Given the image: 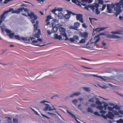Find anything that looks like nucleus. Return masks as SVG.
Instances as JSON below:
<instances>
[{"label":"nucleus","mask_w":123,"mask_h":123,"mask_svg":"<svg viewBox=\"0 0 123 123\" xmlns=\"http://www.w3.org/2000/svg\"><path fill=\"white\" fill-rule=\"evenodd\" d=\"M86 42L85 40L84 39H82L80 40L79 42L81 43H84Z\"/></svg>","instance_id":"obj_36"},{"label":"nucleus","mask_w":123,"mask_h":123,"mask_svg":"<svg viewBox=\"0 0 123 123\" xmlns=\"http://www.w3.org/2000/svg\"><path fill=\"white\" fill-rule=\"evenodd\" d=\"M74 14V13H73L72 12L68 11V13L65 14L64 16V17L66 19H68L70 17L71 14Z\"/></svg>","instance_id":"obj_12"},{"label":"nucleus","mask_w":123,"mask_h":123,"mask_svg":"<svg viewBox=\"0 0 123 123\" xmlns=\"http://www.w3.org/2000/svg\"><path fill=\"white\" fill-rule=\"evenodd\" d=\"M20 39L25 41H27V42H30L31 44L37 42V41H35V38L33 37H30L28 39L27 37H22Z\"/></svg>","instance_id":"obj_3"},{"label":"nucleus","mask_w":123,"mask_h":123,"mask_svg":"<svg viewBox=\"0 0 123 123\" xmlns=\"http://www.w3.org/2000/svg\"><path fill=\"white\" fill-rule=\"evenodd\" d=\"M8 35L10 38L12 39L14 38L18 40H21L20 37L18 35L14 36L15 34L13 33H11L10 34H9Z\"/></svg>","instance_id":"obj_8"},{"label":"nucleus","mask_w":123,"mask_h":123,"mask_svg":"<svg viewBox=\"0 0 123 123\" xmlns=\"http://www.w3.org/2000/svg\"><path fill=\"white\" fill-rule=\"evenodd\" d=\"M84 68L86 69H92V68H88V67H84Z\"/></svg>","instance_id":"obj_64"},{"label":"nucleus","mask_w":123,"mask_h":123,"mask_svg":"<svg viewBox=\"0 0 123 123\" xmlns=\"http://www.w3.org/2000/svg\"><path fill=\"white\" fill-rule=\"evenodd\" d=\"M68 40L66 39V38L65 39L66 40H69L71 42H73L74 41V39L73 37V38H70L69 39L68 38Z\"/></svg>","instance_id":"obj_31"},{"label":"nucleus","mask_w":123,"mask_h":123,"mask_svg":"<svg viewBox=\"0 0 123 123\" xmlns=\"http://www.w3.org/2000/svg\"><path fill=\"white\" fill-rule=\"evenodd\" d=\"M67 112L72 117L74 118V119L76 118L75 115L72 114L71 112L69 111H67Z\"/></svg>","instance_id":"obj_23"},{"label":"nucleus","mask_w":123,"mask_h":123,"mask_svg":"<svg viewBox=\"0 0 123 123\" xmlns=\"http://www.w3.org/2000/svg\"><path fill=\"white\" fill-rule=\"evenodd\" d=\"M89 8H91L92 10L93 11H94L95 7L94 5H91L89 6Z\"/></svg>","instance_id":"obj_29"},{"label":"nucleus","mask_w":123,"mask_h":123,"mask_svg":"<svg viewBox=\"0 0 123 123\" xmlns=\"http://www.w3.org/2000/svg\"><path fill=\"white\" fill-rule=\"evenodd\" d=\"M95 8H98L99 6V4L98 3H96L94 5Z\"/></svg>","instance_id":"obj_46"},{"label":"nucleus","mask_w":123,"mask_h":123,"mask_svg":"<svg viewBox=\"0 0 123 123\" xmlns=\"http://www.w3.org/2000/svg\"><path fill=\"white\" fill-rule=\"evenodd\" d=\"M96 14L97 15L99 14L100 13V11L99 10L98 8H96Z\"/></svg>","instance_id":"obj_37"},{"label":"nucleus","mask_w":123,"mask_h":123,"mask_svg":"<svg viewBox=\"0 0 123 123\" xmlns=\"http://www.w3.org/2000/svg\"><path fill=\"white\" fill-rule=\"evenodd\" d=\"M80 23L78 22H75L74 24V25L75 27L77 29V28H78L80 25Z\"/></svg>","instance_id":"obj_21"},{"label":"nucleus","mask_w":123,"mask_h":123,"mask_svg":"<svg viewBox=\"0 0 123 123\" xmlns=\"http://www.w3.org/2000/svg\"><path fill=\"white\" fill-rule=\"evenodd\" d=\"M28 16L30 17L32 19L33 18V19L31 20V22L32 23H35V21L36 20L37 18V17L34 14V13L31 12L30 13H28Z\"/></svg>","instance_id":"obj_4"},{"label":"nucleus","mask_w":123,"mask_h":123,"mask_svg":"<svg viewBox=\"0 0 123 123\" xmlns=\"http://www.w3.org/2000/svg\"><path fill=\"white\" fill-rule=\"evenodd\" d=\"M82 27L85 28H86L87 27V25H86L85 23H84L82 24Z\"/></svg>","instance_id":"obj_47"},{"label":"nucleus","mask_w":123,"mask_h":123,"mask_svg":"<svg viewBox=\"0 0 123 123\" xmlns=\"http://www.w3.org/2000/svg\"><path fill=\"white\" fill-rule=\"evenodd\" d=\"M114 114L116 115H119V113L116 111H115L114 112Z\"/></svg>","instance_id":"obj_59"},{"label":"nucleus","mask_w":123,"mask_h":123,"mask_svg":"<svg viewBox=\"0 0 123 123\" xmlns=\"http://www.w3.org/2000/svg\"><path fill=\"white\" fill-rule=\"evenodd\" d=\"M46 107L44 108V110L46 111L48 110L50 111L51 110H56V109L55 108H54L53 109H51V107L49 106V105L48 104H46Z\"/></svg>","instance_id":"obj_10"},{"label":"nucleus","mask_w":123,"mask_h":123,"mask_svg":"<svg viewBox=\"0 0 123 123\" xmlns=\"http://www.w3.org/2000/svg\"><path fill=\"white\" fill-rule=\"evenodd\" d=\"M123 5V0H121L119 2L116 3V7L114 8V10L116 12L115 15L117 16L122 11L121 9V6Z\"/></svg>","instance_id":"obj_1"},{"label":"nucleus","mask_w":123,"mask_h":123,"mask_svg":"<svg viewBox=\"0 0 123 123\" xmlns=\"http://www.w3.org/2000/svg\"><path fill=\"white\" fill-rule=\"evenodd\" d=\"M5 31L7 33L10 34L11 32V31L8 29H6L5 30Z\"/></svg>","instance_id":"obj_39"},{"label":"nucleus","mask_w":123,"mask_h":123,"mask_svg":"<svg viewBox=\"0 0 123 123\" xmlns=\"http://www.w3.org/2000/svg\"><path fill=\"white\" fill-rule=\"evenodd\" d=\"M100 40V38L98 37L96 39V40L94 42V44L95 45H96V44Z\"/></svg>","instance_id":"obj_32"},{"label":"nucleus","mask_w":123,"mask_h":123,"mask_svg":"<svg viewBox=\"0 0 123 123\" xmlns=\"http://www.w3.org/2000/svg\"><path fill=\"white\" fill-rule=\"evenodd\" d=\"M105 28H98L95 29H93V32L94 31H96L97 32H99L101 31L104 30L105 29Z\"/></svg>","instance_id":"obj_17"},{"label":"nucleus","mask_w":123,"mask_h":123,"mask_svg":"<svg viewBox=\"0 0 123 123\" xmlns=\"http://www.w3.org/2000/svg\"><path fill=\"white\" fill-rule=\"evenodd\" d=\"M57 11V9H53L51 10L52 12L54 13H55V12Z\"/></svg>","instance_id":"obj_55"},{"label":"nucleus","mask_w":123,"mask_h":123,"mask_svg":"<svg viewBox=\"0 0 123 123\" xmlns=\"http://www.w3.org/2000/svg\"><path fill=\"white\" fill-rule=\"evenodd\" d=\"M98 3L99 4H103V2L102 0H98Z\"/></svg>","instance_id":"obj_54"},{"label":"nucleus","mask_w":123,"mask_h":123,"mask_svg":"<svg viewBox=\"0 0 123 123\" xmlns=\"http://www.w3.org/2000/svg\"><path fill=\"white\" fill-rule=\"evenodd\" d=\"M89 19L90 20L91 24H92V19H95L94 18H91L90 17H89Z\"/></svg>","instance_id":"obj_58"},{"label":"nucleus","mask_w":123,"mask_h":123,"mask_svg":"<svg viewBox=\"0 0 123 123\" xmlns=\"http://www.w3.org/2000/svg\"><path fill=\"white\" fill-rule=\"evenodd\" d=\"M114 108L116 109L117 110H119L121 108L120 106L117 105H116L114 106Z\"/></svg>","instance_id":"obj_27"},{"label":"nucleus","mask_w":123,"mask_h":123,"mask_svg":"<svg viewBox=\"0 0 123 123\" xmlns=\"http://www.w3.org/2000/svg\"><path fill=\"white\" fill-rule=\"evenodd\" d=\"M76 18L77 20H79L81 23H82L84 22L82 14H77Z\"/></svg>","instance_id":"obj_9"},{"label":"nucleus","mask_w":123,"mask_h":123,"mask_svg":"<svg viewBox=\"0 0 123 123\" xmlns=\"http://www.w3.org/2000/svg\"><path fill=\"white\" fill-rule=\"evenodd\" d=\"M13 121L15 123H18V120L17 118H13Z\"/></svg>","instance_id":"obj_41"},{"label":"nucleus","mask_w":123,"mask_h":123,"mask_svg":"<svg viewBox=\"0 0 123 123\" xmlns=\"http://www.w3.org/2000/svg\"><path fill=\"white\" fill-rule=\"evenodd\" d=\"M108 106V105L106 104H104L103 106V108H104L105 110H106L107 109V107Z\"/></svg>","instance_id":"obj_42"},{"label":"nucleus","mask_w":123,"mask_h":123,"mask_svg":"<svg viewBox=\"0 0 123 123\" xmlns=\"http://www.w3.org/2000/svg\"><path fill=\"white\" fill-rule=\"evenodd\" d=\"M59 30L61 32V34L66 37V39L68 40L67 34L65 32L66 31L65 29L64 28L61 27L59 28Z\"/></svg>","instance_id":"obj_7"},{"label":"nucleus","mask_w":123,"mask_h":123,"mask_svg":"<svg viewBox=\"0 0 123 123\" xmlns=\"http://www.w3.org/2000/svg\"><path fill=\"white\" fill-rule=\"evenodd\" d=\"M70 28L71 29H73L75 30H77L76 29L75 27L74 26V27L73 26H71L70 27Z\"/></svg>","instance_id":"obj_60"},{"label":"nucleus","mask_w":123,"mask_h":123,"mask_svg":"<svg viewBox=\"0 0 123 123\" xmlns=\"http://www.w3.org/2000/svg\"><path fill=\"white\" fill-rule=\"evenodd\" d=\"M107 5H110V7H111V8L112 9H113L114 8H115V6H116V4H113V3H112L110 4H107Z\"/></svg>","instance_id":"obj_24"},{"label":"nucleus","mask_w":123,"mask_h":123,"mask_svg":"<svg viewBox=\"0 0 123 123\" xmlns=\"http://www.w3.org/2000/svg\"><path fill=\"white\" fill-rule=\"evenodd\" d=\"M13 10V8H10L9 9V10L4 11L2 14L1 15L0 17V19L2 20L3 21H4L5 19L6 18V17L5 16V15L9 12H12V11Z\"/></svg>","instance_id":"obj_6"},{"label":"nucleus","mask_w":123,"mask_h":123,"mask_svg":"<svg viewBox=\"0 0 123 123\" xmlns=\"http://www.w3.org/2000/svg\"><path fill=\"white\" fill-rule=\"evenodd\" d=\"M74 41L76 42H77L79 40V37L75 35L73 37Z\"/></svg>","instance_id":"obj_25"},{"label":"nucleus","mask_w":123,"mask_h":123,"mask_svg":"<svg viewBox=\"0 0 123 123\" xmlns=\"http://www.w3.org/2000/svg\"><path fill=\"white\" fill-rule=\"evenodd\" d=\"M47 113H48V114H49L51 116L53 117L54 116H56V115L55 114H54L49 112H48Z\"/></svg>","instance_id":"obj_45"},{"label":"nucleus","mask_w":123,"mask_h":123,"mask_svg":"<svg viewBox=\"0 0 123 123\" xmlns=\"http://www.w3.org/2000/svg\"><path fill=\"white\" fill-rule=\"evenodd\" d=\"M89 6L90 5H88V6H86L85 7V8L87 10H89Z\"/></svg>","instance_id":"obj_56"},{"label":"nucleus","mask_w":123,"mask_h":123,"mask_svg":"<svg viewBox=\"0 0 123 123\" xmlns=\"http://www.w3.org/2000/svg\"><path fill=\"white\" fill-rule=\"evenodd\" d=\"M96 100V104L98 105H101L102 104L101 102L99 101V99L98 98H96L95 99Z\"/></svg>","instance_id":"obj_22"},{"label":"nucleus","mask_w":123,"mask_h":123,"mask_svg":"<svg viewBox=\"0 0 123 123\" xmlns=\"http://www.w3.org/2000/svg\"><path fill=\"white\" fill-rule=\"evenodd\" d=\"M39 21L37 20L36 21V24H35L34 25V32H36L37 31V30L38 29H37L38 28V25L39 24Z\"/></svg>","instance_id":"obj_14"},{"label":"nucleus","mask_w":123,"mask_h":123,"mask_svg":"<svg viewBox=\"0 0 123 123\" xmlns=\"http://www.w3.org/2000/svg\"><path fill=\"white\" fill-rule=\"evenodd\" d=\"M112 37L113 38H118L120 37L116 35L112 36Z\"/></svg>","instance_id":"obj_43"},{"label":"nucleus","mask_w":123,"mask_h":123,"mask_svg":"<svg viewBox=\"0 0 123 123\" xmlns=\"http://www.w3.org/2000/svg\"><path fill=\"white\" fill-rule=\"evenodd\" d=\"M23 10L25 12H28L27 8H25L24 7L19 8L16 10H13L12 11V13H16L18 14L21 11H22Z\"/></svg>","instance_id":"obj_5"},{"label":"nucleus","mask_w":123,"mask_h":123,"mask_svg":"<svg viewBox=\"0 0 123 123\" xmlns=\"http://www.w3.org/2000/svg\"><path fill=\"white\" fill-rule=\"evenodd\" d=\"M116 122L117 123H123V120L120 119L119 120H117Z\"/></svg>","instance_id":"obj_34"},{"label":"nucleus","mask_w":123,"mask_h":123,"mask_svg":"<svg viewBox=\"0 0 123 123\" xmlns=\"http://www.w3.org/2000/svg\"><path fill=\"white\" fill-rule=\"evenodd\" d=\"M106 6V5L105 4L103 5L102 11L105 8Z\"/></svg>","instance_id":"obj_53"},{"label":"nucleus","mask_w":123,"mask_h":123,"mask_svg":"<svg viewBox=\"0 0 123 123\" xmlns=\"http://www.w3.org/2000/svg\"><path fill=\"white\" fill-rule=\"evenodd\" d=\"M77 101L76 99H75L73 100L72 101V102L73 103L74 105H75L77 103Z\"/></svg>","instance_id":"obj_35"},{"label":"nucleus","mask_w":123,"mask_h":123,"mask_svg":"<svg viewBox=\"0 0 123 123\" xmlns=\"http://www.w3.org/2000/svg\"><path fill=\"white\" fill-rule=\"evenodd\" d=\"M88 111L90 112H91L92 113L93 112V111L92 109L90 107H88Z\"/></svg>","instance_id":"obj_40"},{"label":"nucleus","mask_w":123,"mask_h":123,"mask_svg":"<svg viewBox=\"0 0 123 123\" xmlns=\"http://www.w3.org/2000/svg\"><path fill=\"white\" fill-rule=\"evenodd\" d=\"M81 93L80 92H77L75 93H74L75 96H78Z\"/></svg>","instance_id":"obj_44"},{"label":"nucleus","mask_w":123,"mask_h":123,"mask_svg":"<svg viewBox=\"0 0 123 123\" xmlns=\"http://www.w3.org/2000/svg\"><path fill=\"white\" fill-rule=\"evenodd\" d=\"M101 116H102L103 117H104L105 119H106L108 118V116L107 115V114H106V115H103V114L101 115Z\"/></svg>","instance_id":"obj_49"},{"label":"nucleus","mask_w":123,"mask_h":123,"mask_svg":"<svg viewBox=\"0 0 123 123\" xmlns=\"http://www.w3.org/2000/svg\"><path fill=\"white\" fill-rule=\"evenodd\" d=\"M120 78V82H123V76L121 77ZM119 81H120L119 80Z\"/></svg>","instance_id":"obj_57"},{"label":"nucleus","mask_w":123,"mask_h":123,"mask_svg":"<svg viewBox=\"0 0 123 123\" xmlns=\"http://www.w3.org/2000/svg\"><path fill=\"white\" fill-rule=\"evenodd\" d=\"M6 118H8L7 121L8 122H6L5 123H11L12 121V119L10 117H7Z\"/></svg>","instance_id":"obj_28"},{"label":"nucleus","mask_w":123,"mask_h":123,"mask_svg":"<svg viewBox=\"0 0 123 123\" xmlns=\"http://www.w3.org/2000/svg\"><path fill=\"white\" fill-rule=\"evenodd\" d=\"M100 112L101 113L103 114H105L106 113V111L102 110L100 111Z\"/></svg>","instance_id":"obj_48"},{"label":"nucleus","mask_w":123,"mask_h":123,"mask_svg":"<svg viewBox=\"0 0 123 123\" xmlns=\"http://www.w3.org/2000/svg\"><path fill=\"white\" fill-rule=\"evenodd\" d=\"M72 1L73 3L80 6H81V5H82L84 6L86 5L85 4L82 3L81 2H80L78 0H72Z\"/></svg>","instance_id":"obj_11"},{"label":"nucleus","mask_w":123,"mask_h":123,"mask_svg":"<svg viewBox=\"0 0 123 123\" xmlns=\"http://www.w3.org/2000/svg\"><path fill=\"white\" fill-rule=\"evenodd\" d=\"M47 32L48 34L49 35H50L51 34V33H52V32H51V31L50 30H47Z\"/></svg>","instance_id":"obj_62"},{"label":"nucleus","mask_w":123,"mask_h":123,"mask_svg":"<svg viewBox=\"0 0 123 123\" xmlns=\"http://www.w3.org/2000/svg\"><path fill=\"white\" fill-rule=\"evenodd\" d=\"M97 108L100 111L103 109V107L102 105H98L97 106Z\"/></svg>","instance_id":"obj_30"},{"label":"nucleus","mask_w":123,"mask_h":123,"mask_svg":"<svg viewBox=\"0 0 123 123\" xmlns=\"http://www.w3.org/2000/svg\"><path fill=\"white\" fill-rule=\"evenodd\" d=\"M84 90L87 92H89L90 91V90L88 87H83Z\"/></svg>","instance_id":"obj_26"},{"label":"nucleus","mask_w":123,"mask_h":123,"mask_svg":"<svg viewBox=\"0 0 123 123\" xmlns=\"http://www.w3.org/2000/svg\"><path fill=\"white\" fill-rule=\"evenodd\" d=\"M54 37L55 39H57L59 40H60L62 39V36L61 35L59 36L56 34H54Z\"/></svg>","instance_id":"obj_16"},{"label":"nucleus","mask_w":123,"mask_h":123,"mask_svg":"<svg viewBox=\"0 0 123 123\" xmlns=\"http://www.w3.org/2000/svg\"><path fill=\"white\" fill-rule=\"evenodd\" d=\"M82 59H83V60H87V61H91V60H90L88 59H86V58H84L82 57Z\"/></svg>","instance_id":"obj_63"},{"label":"nucleus","mask_w":123,"mask_h":123,"mask_svg":"<svg viewBox=\"0 0 123 123\" xmlns=\"http://www.w3.org/2000/svg\"><path fill=\"white\" fill-rule=\"evenodd\" d=\"M63 15L62 14H59L58 15V17L59 18L61 19L62 18Z\"/></svg>","instance_id":"obj_38"},{"label":"nucleus","mask_w":123,"mask_h":123,"mask_svg":"<svg viewBox=\"0 0 123 123\" xmlns=\"http://www.w3.org/2000/svg\"><path fill=\"white\" fill-rule=\"evenodd\" d=\"M109 5H107V13H112V8L110 7Z\"/></svg>","instance_id":"obj_15"},{"label":"nucleus","mask_w":123,"mask_h":123,"mask_svg":"<svg viewBox=\"0 0 123 123\" xmlns=\"http://www.w3.org/2000/svg\"><path fill=\"white\" fill-rule=\"evenodd\" d=\"M108 109L109 111H112L113 109V108L112 107L108 106Z\"/></svg>","instance_id":"obj_51"},{"label":"nucleus","mask_w":123,"mask_h":123,"mask_svg":"<svg viewBox=\"0 0 123 123\" xmlns=\"http://www.w3.org/2000/svg\"><path fill=\"white\" fill-rule=\"evenodd\" d=\"M88 34L86 32H85L82 34V36L85 39H86L88 37Z\"/></svg>","instance_id":"obj_20"},{"label":"nucleus","mask_w":123,"mask_h":123,"mask_svg":"<svg viewBox=\"0 0 123 123\" xmlns=\"http://www.w3.org/2000/svg\"><path fill=\"white\" fill-rule=\"evenodd\" d=\"M111 33L113 34H120L121 33V32L120 31H118L116 32L113 31L111 32Z\"/></svg>","instance_id":"obj_33"},{"label":"nucleus","mask_w":123,"mask_h":123,"mask_svg":"<svg viewBox=\"0 0 123 123\" xmlns=\"http://www.w3.org/2000/svg\"><path fill=\"white\" fill-rule=\"evenodd\" d=\"M93 113L95 115H97L98 116H100L99 114L97 112H94Z\"/></svg>","instance_id":"obj_52"},{"label":"nucleus","mask_w":123,"mask_h":123,"mask_svg":"<svg viewBox=\"0 0 123 123\" xmlns=\"http://www.w3.org/2000/svg\"><path fill=\"white\" fill-rule=\"evenodd\" d=\"M120 113V114H123V111L121 110H119L118 111Z\"/></svg>","instance_id":"obj_61"},{"label":"nucleus","mask_w":123,"mask_h":123,"mask_svg":"<svg viewBox=\"0 0 123 123\" xmlns=\"http://www.w3.org/2000/svg\"><path fill=\"white\" fill-rule=\"evenodd\" d=\"M108 114H107L108 116V118L110 119H113V118L114 117V115L113 113L111 111H108Z\"/></svg>","instance_id":"obj_13"},{"label":"nucleus","mask_w":123,"mask_h":123,"mask_svg":"<svg viewBox=\"0 0 123 123\" xmlns=\"http://www.w3.org/2000/svg\"><path fill=\"white\" fill-rule=\"evenodd\" d=\"M41 35V31L39 29H38L37 30V33H36L34 35V36L35 38H37L38 39L37 40H35V41H36L37 42L36 43H32V44H33L35 46H39V47H41L44 45H40L39 44H35V43H37L38 42V41H39L40 42H42L43 41V40L41 38H39L40 37V35Z\"/></svg>","instance_id":"obj_2"},{"label":"nucleus","mask_w":123,"mask_h":123,"mask_svg":"<svg viewBox=\"0 0 123 123\" xmlns=\"http://www.w3.org/2000/svg\"><path fill=\"white\" fill-rule=\"evenodd\" d=\"M58 30V28L55 27H53L51 30V32L52 33H55L57 32Z\"/></svg>","instance_id":"obj_19"},{"label":"nucleus","mask_w":123,"mask_h":123,"mask_svg":"<svg viewBox=\"0 0 123 123\" xmlns=\"http://www.w3.org/2000/svg\"><path fill=\"white\" fill-rule=\"evenodd\" d=\"M88 101L89 102H94V101L93 98H92L89 100Z\"/></svg>","instance_id":"obj_50"},{"label":"nucleus","mask_w":123,"mask_h":123,"mask_svg":"<svg viewBox=\"0 0 123 123\" xmlns=\"http://www.w3.org/2000/svg\"><path fill=\"white\" fill-rule=\"evenodd\" d=\"M51 18V17L50 16H48L47 17V19L46 20V22H47V24L46 25H48L50 23V22H48L49 21L50 19Z\"/></svg>","instance_id":"obj_18"}]
</instances>
